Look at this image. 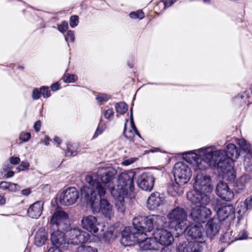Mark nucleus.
Here are the masks:
<instances>
[{
	"label": "nucleus",
	"mask_w": 252,
	"mask_h": 252,
	"mask_svg": "<svg viewBox=\"0 0 252 252\" xmlns=\"http://www.w3.org/2000/svg\"><path fill=\"white\" fill-rule=\"evenodd\" d=\"M44 203L41 201L35 202L29 208L27 214L29 217L32 219H37L42 214Z\"/></svg>",
	"instance_id": "nucleus-26"
},
{
	"label": "nucleus",
	"mask_w": 252,
	"mask_h": 252,
	"mask_svg": "<svg viewBox=\"0 0 252 252\" xmlns=\"http://www.w3.org/2000/svg\"><path fill=\"white\" fill-rule=\"evenodd\" d=\"M252 208V195L248 197L244 202H240L238 203L236 209L238 215L237 218L240 220L242 216L246 212Z\"/></svg>",
	"instance_id": "nucleus-27"
},
{
	"label": "nucleus",
	"mask_w": 252,
	"mask_h": 252,
	"mask_svg": "<svg viewBox=\"0 0 252 252\" xmlns=\"http://www.w3.org/2000/svg\"><path fill=\"white\" fill-rule=\"evenodd\" d=\"M220 227V220L213 218L208 221L206 225V235L210 239H213L217 235Z\"/></svg>",
	"instance_id": "nucleus-22"
},
{
	"label": "nucleus",
	"mask_w": 252,
	"mask_h": 252,
	"mask_svg": "<svg viewBox=\"0 0 252 252\" xmlns=\"http://www.w3.org/2000/svg\"><path fill=\"white\" fill-rule=\"evenodd\" d=\"M237 143L243 152L247 153L244 159V164L248 167L252 166V146L244 139H237Z\"/></svg>",
	"instance_id": "nucleus-20"
},
{
	"label": "nucleus",
	"mask_w": 252,
	"mask_h": 252,
	"mask_svg": "<svg viewBox=\"0 0 252 252\" xmlns=\"http://www.w3.org/2000/svg\"><path fill=\"white\" fill-rule=\"evenodd\" d=\"M6 203V199L4 196L0 195V205H3Z\"/></svg>",
	"instance_id": "nucleus-59"
},
{
	"label": "nucleus",
	"mask_w": 252,
	"mask_h": 252,
	"mask_svg": "<svg viewBox=\"0 0 252 252\" xmlns=\"http://www.w3.org/2000/svg\"><path fill=\"white\" fill-rule=\"evenodd\" d=\"M249 93L248 91H245L244 93L239 94L235 98L234 100L235 101H238L239 100H240V101H241L242 100H244V101H245V99H246L249 97Z\"/></svg>",
	"instance_id": "nucleus-37"
},
{
	"label": "nucleus",
	"mask_w": 252,
	"mask_h": 252,
	"mask_svg": "<svg viewBox=\"0 0 252 252\" xmlns=\"http://www.w3.org/2000/svg\"><path fill=\"white\" fill-rule=\"evenodd\" d=\"M177 0H165V1H164V7L166 8L170 6Z\"/></svg>",
	"instance_id": "nucleus-54"
},
{
	"label": "nucleus",
	"mask_w": 252,
	"mask_h": 252,
	"mask_svg": "<svg viewBox=\"0 0 252 252\" xmlns=\"http://www.w3.org/2000/svg\"><path fill=\"white\" fill-rule=\"evenodd\" d=\"M103 128L102 126H98L94 133V134L93 136V138H94L96 137H97L99 135H100L102 134V133L103 131Z\"/></svg>",
	"instance_id": "nucleus-50"
},
{
	"label": "nucleus",
	"mask_w": 252,
	"mask_h": 252,
	"mask_svg": "<svg viewBox=\"0 0 252 252\" xmlns=\"http://www.w3.org/2000/svg\"><path fill=\"white\" fill-rule=\"evenodd\" d=\"M153 235L158 241L159 245L168 246L174 241V237L171 232L165 229L158 228L155 230Z\"/></svg>",
	"instance_id": "nucleus-17"
},
{
	"label": "nucleus",
	"mask_w": 252,
	"mask_h": 252,
	"mask_svg": "<svg viewBox=\"0 0 252 252\" xmlns=\"http://www.w3.org/2000/svg\"><path fill=\"white\" fill-rule=\"evenodd\" d=\"M99 175L95 173H91L86 175V182L90 185L91 189L97 193V188L104 189L105 193L108 189L111 193V189L115 187L113 180L117 174V171L112 167H106L98 170Z\"/></svg>",
	"instance_id": "nucleus-5"
},
{
	"label": "nucleus",
	"mask_w": 252,
	"mask_h": 252,
	"mask_svg": "<svg viewBox=\"0 0 252 252\" xmlns=\"http://www.w3.org/2000/svg\"><path fill=\"white\" fill-rule=\"evenodd\" d=\"M54 142L59 145L61 144V140L58 137H55L54 139Z\"/></svg>",
	"instance_id": "nucleus-63"
},
{
	"label": "nucleus",
	"mask_w": 252,
	"mask_h": 252,
	"mask_svg": "<svg viewBox=\"0 0 252 252\" xmlns=\"http://www.w3.org/2000/svg\"><path fill=\"white\" fill-rule=\"evenodd\" d=\"M9 159L10 163L13 165H16L20 161V158L19 157H12Z\"/></svg>",
	"instance_id": "nucleus-52"
},
{
	"label": "nucleus",
	"mask_w": 252,
	"mask_h": 252,
	"mask_svg": "<svg viewBox=\"0 0 252 252\" xmlns=\"http://www.w3.org/2000/svg\"><path fill=\"white\" fill-rule=\"evenodd\" d=\"M119 192L116 190H111V194L116 200L115 206L118 212L124 213L126 210L124 198L127 194L119 195Z\"/></svg>",
	"instance_id": "nucleus-28"
},
{
	"label": "nucleus",
	"mask_w": 252,
	"mask_h": 252,
	"mask_svg": "<svg viewBox=\"0 0 252 252\" xmlns=\"http://www.w3.org/2000/svg\"><path fill=\"white\" fill-rule=\"evenodd\" d=\"M132 224L134 230L142 238L143 236L146 235V232H150L152 230V220L151 216L135 217L133 219Z\"/></svg>",
	"instance_id": "nucleus-11"
},
{
	"label": "nucleus",
	"mask_w": 252,
	"mask_h": 252,
	"mask_svg": "<svg viewBox=\"0 0 252 252\" xmlns=\"http://www.w3.org/2000/svg\"><path fill=\"white\" fill-rule=\"evenodd\" d=\"M164 200L163 194L158 192L151 194L147 200V207L151 210H154L163 204Z\"/></svg>",
	"instance_id": "nucleus-23"
},
{
	"label": "nucleus",
	"mask_w": 252,
	"mask_h": 252,
	"mask_svg": "<svg viewBox=\"0 0 252 252\" xmlns=\"http://www.w3.org/2000/svg\"><path fill=\"white\" fill-rule=\"evenodd\" d=\"M128 119L126 120V122L125 124L124 128L123 133L125 136V137L130 142H133V138L135 135V133L137 132V129L136 127V126L134 125L133 116H132V113H131L130 114V124L131 126V129L129 130L127 132H126V124L128 122Z\"/></svg>",
	"instance_id": "nucleus-29"
},
{
	"label": "nucleus",
	"mask_w": 252,
	"mask_h": 252,
	"mask_svg": "<svg viewBox=\"0 0 252 252\" xmlns=\"http://www.w3.org/2000/svg\"><path fill=\"white\" fill-rule=\"evenodd\" d=\"M41 95L40 90L38 88L34 89L32 91V98L34 100L38 99Z\"/></svg>",
	"instance_id": "nucleus-45"
},
{
	"label": "nucleus",
	"mask_w": 252,
	"mask_h": 252,
	"mask_svg": "<svg viewBox=\"0 0 252 252\" xmlns=\"http://www.w3.org/2000/svg\"><path fill=\"white\" fill-rule=\"evenodd\" d=\"M48 240V232L45 228H39L35 233L33 243L37 247H41Z\"/></svg>",
	"instance_id": "nucleus-25"
},
{
	"label": "nucleus",
	"mask_w": 252,
	"mask_h": 252,
	"mask_svg": "<svg viewBox=\"0 0 252 252\" xmlns=\"http://www.w3.org/2000/svg\"><path fill=\"white\" fill-rule=\"evenodd\" d=\"M160 252H172V251L168 247H165L161 249Z\"/></svg>",
	"instance_id": "nucleus-61"
},
{
	"label": "nucleus",
	"mask_w": 252,
	"mask_h": 252,
	"mask_svg": "<svg viewBox=\"0 0 252 252\" xmlns=\"http://www.w3.org/2000/svg\"><path fill=\"white\" fill-rule=\"evenodd\" d=\"M121 243L125 247L131 246L140 242L143 238L137 234L133 229L131 230L129 227H126L121 233Z\"/></svg>",
	"instance_id": "nucleus-13"
},
{
	"label": "nucleus",
	"mask_w": 252,
	"mask_h": 252,
	"mask_svg": "<svg viewBox=\"0 0 252 252\" xmlns=\"http://www.w3.org/2000/svg\"><path fill=\"white\" fill-rule=\"evenodd\" d=\"M229 236V233H225L224 234L223 236H222V237L221 238V241L223 242V243H227V242H228L227 241L225 240H223L222 239V238H224V237H228Z\"/></svg>",
	"instance_id": "nucleus-64"
},
{
	"label": "nucleus",
	"mask_w": 252,
	"mask_h": 252,
	"mask_svg": "<svg viewBox=\"0 0 252 252\" xmlns=\"http://www.w3.org/2000/svg\"><path fill=\"white\" fill-rule=\"evenodd\" d=\"M77 155V152L76 151L72 150L70 149H68L65 152L66 156L73 157Z\"/></svg>",
	"instance_id": "nucleus-53"
},
{
	"label": "nucleus",
	"mask_w": 252,
	"mask_h": 252,
	"mask_svg": "<svg viewBox=\"0 0 252 252\" xmlns=\"http://www.w3.org/2000/svg\"><path fill=\"white\" fill-rule=\"evenodd\" d=\"M198 154L190 152L186 154V158L187 162L192 165L196 176L193 185V189L188 192L187 194V198H189V194L197 197L198 199H201L204 196L209 197L207 195L212 192L213 186L212 184L211 178L206 174L205 170L209 167L213 168L209 164H207L205 168H200V160H204L203 154L199 151Z\"/></svg>",
	"instance_id": "nucleus-2"
},
{
	"label": "nucleus",
	"mask_w": 252,
	"mask_h": 252,
	"mask_svg": "<svg viewBox=\"0 0 252 252\" xmlns=\"http://www.w3.org/2000/svg\"><path fill=\"white\" fill-rule=\"evenodd\" d=\"M65 40L68 42H73L74 40L75 36L74 32L68 31L65 36Z\"/></svg>",
	"instance_id": "nucleus-41"
},
{
	"label": "nucleus",
	"mask_w": 252,
	"mask_h": 252,
	"mask_svg": "<svg viewBox=\"0 0 252 252\" xmlns=\"http://www.w3.org/2000/svg\"><path fill=\"white\" fill-rule=\"evenodd\" d=\"M41 127V122L40 121L38 120L34 124L33 127L34 128V130L36 132H38L40 130Z\"/></svg>",
	"instance_id": "nucleus-55"
},
{
	"label": "nucleus",
	"mask_w": 252,
	"mask_h": 252,
	"mask_svg": "<svg viewBox=\"0 0 252 252\" xmlns=\"http://www.w3.org/2000/svg\"><path fill=\"white\" fill-rule=\"evenodd\" d=\"M79 196V192L75 188L69 187L63 191L60 195V201L62 205L70 206L76 202Z\"/></svg>",
	"instance_id": "nucleus-15"
},
{
	"label": "nucleus",
	"mask_w": 252,
	"mask_h": 252,
	"mask_svg": "<svg viewBox=\"0 0 252 252\" xmlns=\"http://www.w3.org/2000/svg\"><path fill=\"white\" fill-rule=\"evenodd\" d=\"M30 166L29 163L27 161H22L20 166L17 167V169H18L20 171H24L27 170Z\"/></svg>",
	"instance_id": "nucleus-46"
},
{
	"label": "nucleus",
	"mask_w": 252,
	"mask_h": 252,
	"mask_svg": "<svg viewBox=\"0 0 252 252\" xmlns=\"http://www.w3.org/2000/svg\"><path fill=\"white\" fill-rule=\"evenodd\" d=\"M58 28L60 32L62 33L65 32L68 28V23L66 21H63L60 25H58Z\"/></svg>",
	"instance_id": "nucleus-43"
},
{
	"label": "nucleus",
	"mask_w": 252,
	"mask_h": 252,
	"mask_svg": "<svg viewBox=\"0 0 252 252\" xmlns=\"http://www.w3.org/2000/svg\"><path fill=\"white\" fill-rule=\"evenodd\" d=\"M187 240H181L177 246L178 252H201L200 244L205 242L206 235L201 225L191 224L185 228Z\"/></svg>",
	"instance_id": "nucleus-4"
},
{
	"label": "nucleus",
	"mask_w": 252,
	"mask_h": 252,
	"mask_svg": "<svg viewBox=\"0 0 252 252\" xmlns=\"http://www.w3.org/2000/svg\"><path fill=\"white\" fill-rule=\"evenodd\" d=\"M187 213L184 209L177 207L167 215L169 220L170 227L177 231L178 234L183 233L187 224Z\"/></svg>",
	"instance_id": "nucleus-7"
},
{
	"label": "nucleus",
	"mask_w": 252,
	"mask_h": 252,
	"mask_svg": "<svg viewBox=\"0 0 252 252\" xmlns=\"http://www.w3.org/2000/svg\"><path fill=\"white\" fill-rule=\"evenodd\" d=\"M115 109L118 113L120 114H124L127 110V106L125 103L121 102L116 103Z\"/></svg>",
	"instance_id": "nucleus-33"
},
{
	"label": "nucleus",
	"mask_w": 252,
	"mask_h": 252,
	"mask_svg": "<svg viewBox=\"0 0 252 252\" xmlns=\"http://www.w3.org/2000/svg\"><path fill=\"white\" fill-rule=\"evenodd\" d=\"M137 160V158H130L126 159L122 162V164L125 166L129 165Z\"/></svg>",
	"instance_id": "nucleus-48"
},
{
	"label": "nucleus",
	"mask_w": 252,
	"mask_h": 252,
	"mask_svg": "<svg viewBox=\"0 0 252 252\" xmlns=\"http://www.w3.org/2000/svg\"><path fill=\"white\" fill-rule=\"evenodd\" d=\"M41 95L44 97V98H47L49 97L51 95V93L50 91L49 90V89L47 87L45 86H42L40 88Z\"/></svg>",
	"instance_id": "nucleus-40"
},
{
	"label": "nucleus",
	"mask_w": 252,
	"mask_h": 252,
	"mask_svg": "<svg viewBox=\"0 0 252 252\" xmlns=\"http://www.w3.org/2000/svg\"><path fill=\"white\" fill-rule=\"evenodd\" d=\"M155 178L151 172H144L141 174L137 179L138 187L143 190L151 191L153 188Z\"/></svg>",
	"instance_id": "nucleus-16"
},
{
	"label": "nucleus",
	"mask_w": 252,
	"mask_h": 252,
	"mask_svg": "<svg viewBox=\"0 0 252 252\" xmlns=\"http://www.w3.org/2000/svg\"><path fill=\"white\" fill-rule=\"evenodd\" d=\"M217 194L222 200L226 201H231L234 197V193L230 189L228 185L223 181L220 182L216 187Z\"/></svg>",
	"instance_id": "nucleus-19"
},
{
	"label": "nucleus",
	"mask_w": 252,
	"mask_h": 252,
	"mask_svg": "<svg viewBox=\"0 0 252 252\" xmlns=\"http://www.w3.org/2000/svg\"><path fill=\"white\" fill-rule=\"evenodd\" d=\"M65 231L66 230L49 228L50 240L53 246L65 248L67 246Z\"/></svg>",
	"instance_id": "nucleus-14"
},
{
	"label": "nucleus",
	"mask_w": 252,
	"mask_h": 252,
	"mask_svg": "<svg viewBox=\"0 0 252 252\" xmlns=\"http://www.w3.org/2000/svg\"><path fill=\"white\" fill-rule=\"evenodd\" d=\"M129 16L132 19H142L144 17V14L142 10H138L136 12H131Z\"/></svg>",
	"instance_id": "nucleus-36"
},
{
	"label": "nucleus",
	"mask_w": 252,
	"mask_h": 252,
	"mask_svg": "<svg viewBox=\"0 0 252 252\" xmlns=\"http://www.w3.org/2000/svg\"><path fill=\"white\" fill-rule=\"evenodd\" d=\"M247 237H248V234H247L246 231H245V230H243L239 233V234H238V235L236 237V238H235V239L240 240L246 239L247 238Z\"/></svg>",
	"instance_id": "nucleus-47"
},
{
	"label": "nucleus",
	"mask_w": 252,
	"mask_h": 252,
	"mask_svg": "<svg viewBox=\"0 0 252 252\" xmlns=\"http://www.w3.org/2000/svg\"><path fill=\"white\" fill-rule=\"evenodd\" d=\"M75 252H97V250L92 247L81 245L77 247Z\"/></svg>",
	"instance_id": "nucleus-34"
},
{
	"label": "nucleus",
	"mask_w": 252,
	"mask_h": 252,
	"mask_svg": "<svg viewBox=\"0 0 252 252\" xmlns=\"http://www.w3.org/2000/svg\"><path fill=\"white\" fill-rule=\"evenodd\" d=\"M14 175V172L12 171H8L6 174V178H11Z\"/></svg>",
	"instance_id": "nucleus-60"
},
{
	"label": "nucleus",
	"mask_w": 252,
	"mask_h": 252,
	"mask_svg": "<svg viewBox=\"0 0 252 252\" xmlns=\"http://www.w3.org/2000/svg\"><path fill=\"white\" fill-rule=\"evenodd\" d=\"M66 237L67 245H77L88 242L90 239V234L79 227H73L69 228L66 230Z\"/></svg>",
	"instance_id": "nucleus-9"
},
{
	"label": "nucleus",
	"mask_w": 252,
	"mask_h": 252,
	"mask_svg": "<svg viewBox=\"0 0 252 252\" xmlns=\"http://www.w3.org/2000/svg\"><path fill=\"white\" fill-rule=\"evenodd\" d=\"M79 23L78 16L77 15L71 16L69 20L70 26L71 28H74L76 27Z\"/></svg>",
	"instance_id": "nucleus-39"
},
{
	"label": "nucleus",
	"mask_w": 252,
	"mask_h": 252,
	"mask_svg": "<svg viewBox=\"0 0 252 252\" xmlns=\"http://www.w3.org/2000/svg\"><path fill=\"white\" fill-rule=\"evenodd\" d=\"M49 228L66 230L69 227L68 216L63 211H57L51 217Z\"/></svg>",
	"instance_id": "nucleus-10"
},
{
	"label": "nucleus",
	"mask_w": 252,
	"mask_h": 252,
	"mask_svg": "<svg viewBox=\"0 0 252 252\" xmlns=\"http://www.w3.org/2000/svg\"><path fill=\"white\" fill-rule=\"evenodd\" d=\"M151 217V220H152V230L155 226V230L158 228L165 229L168 224L166 221V218L163 216L153 215Z\"/></svg>",
	"instance_id": "nucleus-30"
},
{
	"label": "nucleus",
	"mask_w": 252,
	"mask_h": 252,
	"mask_svg": "<svg viewBox=\"0 0 252 252\" xmlns=\"http://www.w3.org/2000/svg\"><path fill=\"white\" fill-rule=\"evenodd\" d=\"M31 191L29 189H24L21 191L22 194L25 196L29 195L31 193Z\"/></svg>",
	"instance_id": "nucleus-58"
},
{
	"label": "nucleus",
	"mask_w": 252,
	"mask_h": 252,
	"mask_svg": "<svg viewBox=\"0 0 252 252\" xmlns=\"http://www.w3.org/2000/svg\"><path fill=\"white\" fill-rule=\"evenodd\" d=\"M203 154L204 160H200V167L203 169L209 164L217 168L223 178L231 181L235 178L233 169V161L239 156L236 146L232 143L226 146V150H217L214 146L202 148L197 150Z\"/></svg>",
	"instance_id": "nucleus-1"
},
{
	"label": "nucleus",
	"mask_w": 252,
	"mask_h": 252,
	"mask_svg": "<svg viewBox=\"0 0 252 252\" xmlns=\"http://www.w3.org/2000/svg\"><path fill=\"white\" fill-rule=\"evenodd\" d=\"M114 112L112 109H108L104 113V117L106 119H110L113 116Z\"/></svg>",
	"instance_id": "nucleus-49"
},
{
	"label": "nucleus",
	"mask_w": 252,
	"mask_h": 252,
	"mask_svg": "<svg viewBox=\"0 0 252 252\" xmlns=\"http://www.w3.org/2000/svg\"><path fill=\"white\" fill-rule=\"evenodd\" d=\"M175 178L179 180L180 184H186L192 176V171L188 164L184 162H177L173 168Z\"/></svg>",
	"instance_id": "nucleus-12"
},
{
	"label": "nucleus",
	"mask_w": 252,
	"mask_h": 252,
	"mask_svg": "<svg viewBox=\"0 0 252 252\" xmlns=\"http://www.w3.org/2000/svg\"><path fill=\"white\" fill-rule=\"evenodd\" d=\"M31 137L30 133L22 132L19 136L20 139L23 142H27Z\"/></svg>",
	"instance_id": "nucleus-44"
},
{
	"label": "nucleus",
	"mask_w": 252,
	"mask_h": 252,
	"mask_svg": "<svg viewBox=\"0 0 252 252\" xmlns=\"http://www.w3.org/2000/svg\"><path fill=\"white\" fill-rule=\"evenodd\" d=\"M21 188L19 185L17 184L9 182L8 186V191L16 192L20 189Z\"/></svg>",
	"instance_id": "nucleus-42"
},
{
	"label": "nucleus",
	"mask_w": 252,
	"mask_h": 252,
	"mask_svg": "<svg viewBox=\"0 0 252 252\" xmlns=\"http://www.w3.org/2000/svg\"><path fill=\"white\" fill-rule=\"evenodd\" d=\"M135 172L133 171H126L121 173L117 179L118 184L112 190H116L119 192V195L128 194L134 189V178Z\"/></svg>",
	"instance_id": "nucleus-8"
},
{
	"label": "nucleus",
	"mask_w": 252,
	"mask_h": 252,
	"mask_svg": "<svg viewBox=\"0 0 252 252\" xmlns=\"http://www.w3.org/2000/svg\"><path fill=\"white\" fill-rule=\"evenodd\" d=\"M105 190L103 188H97V193L88 186H84L81 189V195L87 203L90 205L94 213L101 212L106 218L110 219L112 214V206L104 197Z\"/></svg>",
	"instance_id": "nucleus-3"
},
{
	"label": "nucleus",
	"mask_w": 252,
	"mask_h": 252,
	"mask_svg": "<svg viewBox=\"0 0 252 252\" xmlns=\"http://www.w3.org/2000/svg\"><path fill=\"white\" fill-rule=\"evenodd\" d=\"M51 141L49 137L46 136L43 141V143L45 145H48L49 144V142Z\"/></svg>",
	"instance_id": "nucleus-62"
},
{
	"label": "nucleus",
	"mask_w": 252,
	"mask_h": 252,
	"mask_svg": "<svg viewBox=\"0 0 252 252\" xmlns=\"http://www.w3.org/2000/svg\"><path fill=\"white\" fill-rule=\"evenodd\" d=\"M9 183L7 182L2 181L0 183V189L2 190H7L8 189Z\"/></svg>",
	"instance_id": "nucleus-51"
},
{
	"label": "nucleus",
	"mask_w": 252,
	"mask_h": 252,
	"mask_svg": "<svg viewBox=\"0 0 252 252\" xmlns=\"http://www.w3.org/2000/svg\"><path fill=\"white\" fill-rule=\"evenodd\" d=\"M175 182L171 184L168 189V191L171 192L173 196L181 194L183 192L182 186L184 185L180 184L179 180H177V178H175Z\"/></svg>",
	"instance_id": "nucleus-32"
},
{
	"label": "nucleus",
	"mask_w": 252,
	"mask_h": 252,
	"mask_svg": "<svg viewBox=\"0 0 252 252\" xmlns=\"http://www.w3.org/2000/svg\"><path fill=\"white\" fill-rule=\"evenodd\" d=\"M250 180V176L247 174L240 177L234 185L235 191L238 193H240L242 190H244L246 188V184L249 182Z\"/></svg>",
	"instance_id": "nucleus-31"
},
{
	"label": "nucleus",
	"mask_w": 252,
	"mask_h": 252,
	"mask_svg": "<svg viewBox=\"0 0 252 252\" xmlns=\"http://www.w3.org/2000/svg\"><path fill=\"white\" fill-rule=\"evenodd\" d=\"M110 98V96L105 94H99L96 96L98 102H103L107 101Z\"/></svg>",
	"instance_id": "nucleus-38"
},
{
	"label": "nucleus",
	"mask_w": 252,
	"mask_h": 252,
	"mask_svg": "<svg viewBox=\"0 0 252 252\" xmlns=\"http://www.w3.org/2000/svg\"><path fill=\"white\" fill-rule=\"evenodd\" d=\"M61 248H63L62 247H51L50 248L48 251V252H62Z\"/></svg>",
	"instance_id": "nucleus-56"
},
{
	"label": "nucleus",
	"mask_w": 252,
	"mask_h": 252,
	"mask_svg": "<svg viewBox=\"0 0 252 252\" xmlns=\"http://www.w3.org/2000/svg\"><path fill=\"white\" fill-rule=\"evenodd\" d=\"M81 224L84 229L91 233H96L98 231V226L100 223L96 217L89 215L82 218Z\"/></svg>",
	"instance_id": "nucleus-18"
},
{
	"label": "nucleus",
	"mask_w": 252,
	"mask_h": 252,
	"mask_svg": "<svg viewBox=\"0 0 252 252\" xmlns=\"http://www.w3.org/2000/svg\"><path fill=\"white\" fill-rule=\"evenodd\" d=\"M143 236V239L138 243L142 251L158 250L159 249V244L154 236L153 237L146 238Z\"/></svg>",
	"instance_id": "nucleus-24"
},
{
	"label": "nucleus",
	"mask_w": 252,
	"mask_h": 252,
	"mask_svg": "<svg viewBox=\"0 0 252 252\" xmlns=\"http://www.w3.org/2000/svg\"><path fill=\"white\" fill-rule=\"evenodd\" d=\"M51 88L53 91H57L60 88V85L58 83H55L51 86Z\"/></svg>",
	"instance_id": "nucleus-57"
},
{
	"label": "nucleus",
	"mask_w": 252,
	"mask_h": 252,
	"mask_svg": "<svg viewBox=\"0 0 252 252\" xmlns=\"http://www.w3.org/2000/svg\"><path fill=\"white\" fill-rule=\"evenodd\" d=\"M78 77L74 74L65 73L62 77V79L66 83H73L77 80Z\"/></svg>",
	"instance_id": "nucleus-35"
},
{
	"label": "nucleus",
	"mask_w": 252,
	"mask_h": 252,
	"mask_svg": "<svg viewBox=\"0 0 252 252\" xmlns=\"http://www.w3.org/2000/svg\"><path fill=\"white\" fill-rule=\"evenodd\" d=\"M188 199L194 205L191 209L190 218L194 221L199 223H204L208 220L212 215V211L206 206L209 203V197L204 196L201 199L189 194Z\"/></svg>",
	"instance_id": "nucleus-6"
},
{
	"label": "nucleus",
	"mask_w": 252,
	"mask_h": 252,
	"mask_svg": "<svg viewBox=\"0 0 252 252\" xmlns=\"http://www.w3.org/2000/svg\"><path fill=\"white\" fill-rule=\"evenodd\" d=\"M235 209L232 205H225L218 209L217 211L218 219L220 221L227 219L233 220L235 218Z\"/></svg>",
	"instance_id": "nucleus-21"
}]
</instances>
